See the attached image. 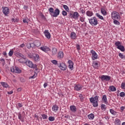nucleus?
<instances>
[{
  "instance_id": "nucleus-1",
  "label": "nucleus",
  "mask_w": 125,
  "mask_h": 125,
  "mask_svg": "<svg viewBox=\"0 0 125 125\" xmlns=\"http://www.w3.org/2000/svg\"><path fill=\"white\" fill-rule=\"evenodd\" d=\"M99 96H95L94 97H91L89 99L90 102L92 103L93 107H98V102H99Z\"/></svg>"
},
{
  "instance_id": "nucleus-2",
  "label": "nucleus",
  "mask_w": 125,
  "mask_h": 125,
  "mask_svg": "<svg viewBox=\"0 0 125 125\" xmlns=\"http://www.w3.org/2000/svg\"><path fill=\"white\" fill-rule=\"evenodd\" d=\"M111 18L113 20H120V18H121V16H120V14L117 11H113L111 13Z\"/></svg>"
},
{
  "instance_id": "nucleus-3",
  "label": "nucleus",
  "mask_w": 125,
  "mask_h": 125,
  "mask_svg": "<svg viewBox=\"0 0 125 125\" xmlns=\"http://www.w3.org/2000/svg\"><path fill=\"white\" fill-rule=\"evenodd\" d=\"M24 63H25L26 65L29 66V68H31V69H36V70H37V65L33 64V62H31V61L26 59Z\"/></svg>"
},
{
  "instance_id": "nucleus-4",
  "label": "nucleus",
  "mask_w": 125,
  "mask_h": 125,
  "mask_svg": "<svg viewBox=\"0 0 125 125\" xmlns=\"http://www.w3.org/2000/svg\"><path fill=\"white\" fill-rule=\"evenodd\" d=\"M88 20L89 22L92 26H97V25L98 24V21L95 17H94L90 19H88Z\"/></svg>"
},
{
  "instance_id": "nucleus-5",
  "label": "nucleus",
  "mask_w": 125,
  "mask_h": 125,
  "mask_svg": "<svg viewBox=\"0 0 125 125\" xmlns=\"http://www.w3.org/2000/svg\"><path fill=\"white\" fill-rule=\"evenodd\" d=\"M11 72L16 73V74H20L22 71H21V70L18 67H15L13 66L11 68Z\"/></svg>"
},
{
  "instance_id": "nucleus-6",
  "label": "nucleus",
  "mask_w": 125,
  "mask_h": 125,
  "mask_svg": "<svg viewBox=\"0 0 125 125\" xmlns=\"http://www.w3.org/2000/svg\"><path fill=\"white\" fill-rule=\"evenodd\" d=\"M90 53L92 54V60H96V59H98V55L95 52V51L93 50H91L90 51Z\"/></svg>"
},
{
  "instance_id": "nucleus-7",
  "label": "nucleus",
  "mask_w": 125,
  "mask_h": 125,
  "mask_svg": "<svg viewBox=\"0 0 125 125\" xmlns=\"http://www.w3.org/2000/svg\"><path fill=\"white\" fill-rule=\"evenodd\" d=\"M101 80L102 82H104V81H106V82H109V81L111 80V77L108 75H102L101 77Z\"/></svg>"
},
{
  "instance_id": "nucleus-8",
  "label": "nucleus",
  "mask_w": 125,
  "mask_h": 125,
  "mask_svg": "<svg viewBox=\"0 0 125 125\" xmlns=\"http://www.w3.org/2000/svg\"><path fill=\"white\" fill-rule=\"evenodd\" d=\"M60 14V10H59V9L57 8L54 11V13H53V15H52V17H57Z\"/></svg>"
},
{
  "instance_id": "nucleus-9",
  "label": "nucleus",
  "mask_w": 125,
  "mask_h": 125,
  "mask_svg": "<svg viewBox=\"0 0 125 125\" xmlns=\"http://www.w3.org/2000/svg\"><path fill=\"white\" fill-rule=\"evenodd\" d=\"M2 11L4 15H7L9 13V8L7 7H2Z\"/></svg>"
},
{
  "instance_id": "nucleus-10",
  "label": "nucleus",
  "mask_w": 125,
  "mask_h": 125,
  "mask_svg": "<svg viewBox=\"0 0 125 125\" xmlns=\"http://www.w3.org/2000/svg\"><path fill=\"white\" fill-rule=\"evenodd\" d=\"M68 63L69 64L68 68H69V69L71 70H74V62H73V61L71 60H69L68 61Z\"/></svg>"
},
{
  "instance_id": "nucleus-11",
  "label": "nucleus",
  "mask_w": 125,
  "mask_h": 125,
  "mask_svg": "<svg viewBox=\"0 0 125 125\" xmlns=\"http://www.w3.org/2000/svg\"><path fill=\"white\" fill-rule=\"evenodd\" d=\"M15 55L16 56H17V57H21L22 59H24V60H26V57L21 53L16 52Z\"/></svg>"
},
{
  "instance_id": "nucleus-12",
  "label": "nucleus",
  "mask_w": 125,
  "mask_h": 125,
  "mask_svg": "<svg viewBox=\"0 0 125 125\" xmlns=\"http://www.w3.org/2000/svg\"><path fill=\"white\" fill-rule=\"evenodd\" d=\"M44 34L46 38H47V39H48V40H49V39H50V38L51 37L50 33H49V32H48V30H45L44 32Z\"/></svg>"
},
{
  "instance_id": "nucleus-13",
  "label": "nucleus",
  "mask_w": 125,
  "mask_h": 125,
  "mask_svg": "<svg viewBox=\"0 0 125 125\" xmlns=\"http://www.w3.org/2000/svg\"><path fill=\"white\" fill-rule=\"evenodd\" d=\"M40 49H41V50H42V51H44V52H47V51H49L50 50L49 48L46 46L41 47L40 48Z\"/></svg>"
},
{
  "instance_id": "nucleus-14",
  "label": "nucleus",
  "mask_w": 125,
  "mask_h": 125,
  "mask_svg": "<svg viewBox=\"0 0 125 125\" xmlns=\"http://www.w3.org/2000/svg\"><path fill=\"white\" fill-rule=\"evenodd\" d=\"M59 67L62 70V71H65L66 70V68H67V66H66V65L64 64L63 63H60Z\"/></svg>"
},
{
  "instance_id": "nucleus-15",
  "label": "nucleus",
  "mask_w": 125,
  "mask_h": 125,
  "mask_svg": "<svg viewBox=\"0 0 125 125\" xmlns=\"http://www.w3.org/2000/svg\"><path fill=\"white\" fill-rule=\"evenodd\" d=\"M70 110L72 113H76L77 112V107L75 105H71L70 106Z\"/></svg>"
},
{
  "instance_id": "nucleus-16",
  "label": "nucleus",
  "mask_w": 125,
  "mask_h": 125,
  "mask_svg": "<svg viewBox=\"0 0 125 125\" xmlns=\"http://www.w3.org/2000/svg\"><path fill=\"white\" fill-rule=\"evenodd\" d=\"M79 16H80V15L77 12H75L73 14H72V18L74 19H78V18H79Z\"/></svg>"
},
{
  "instance_id": "nucleus-17",
  "label": "nucleus",
  "mask_w": 125,
  "mask_h": 125,
  "mask_svg": "<svg viewBox=\"0 0 125 125\" xmlns=\"http://www.w3.org/2000/svg\"><path fill=\"white\" fill-rule=\"evenodd\" d=\"M70 38L72 40H76L77 39V34L75 32H71L70 34Z\"/></svg>"
},
{
  "instance_id": "nucleus-18",
  "label": "nucleus",
  "mask_w": 125,
  "mask_h": 125,
  "mask_svg": "<svg viewBox=\"0 0 125 125\" xmlns=\"http://www.w3.org/2000/svg\"><path fill=\"white\" fill-rule=\"evenodd\" d=\"M82 86H81L79 84H75V86H74V89L75 90H77V91H79L82 89Z\"/></svg>"
},
{
  "instance_id": "nucleus-19",
  "label": "nucleus",
  "mask_w": 125,
  "mask_h": 125,
  "mask_svg": "<svg viewBox=\"0 0 125 125\" xmlns=\"http://www.w3.org/2000/svg\"><path fill=\"white\" fill-rule=\"evenodd\" d=\"M0 84L3 87H5V88H7V87H8V88H9V85L7 83H6V82H0Z\"/></svg>"
},
{
  "instance_id": "nucleus-20",
  "label": "nucleus",
  "mask_w": 125,
  "mask_h": 125,
  "mask_svg": "<svg viewBox=\"0 0 125 125\" xmlns=\"http://www.w3.org/2000/svg\"><path fill=\"white\" fill-rule=\"evenodd\" d=\"M32 58H34L35 61L38 62L39 61V59H40V56L38 54H34Z\"/></svg>"
},
{
  "instance_id": "nucleus-21",
  "label": "nucleus",
  "mask_w": 125,
  "mask_h": 125,
  "mask_svg": "<svg viewBox=\"0 0 125 125\" xmlns=\"http://www.w3.org/2000/svg\"><path fill=\"white\" fill-rule=\"evenodd\" d=\"M102 101L104 102L105 104H108V101H107V96L106 95H104L103 96V98L102 99Z\"/></svg>"
},
{
  "instance_id": "nucleus-22",
  "label": "nucleus",
  "mask_w": 125,
  "mask_h": 125,
  "mask_svg": "<svg viewBox=\"0 0 125 125\" xmlns=\"http://www.w3.org/2000/svg\"><path fill=\"white\" fill-rule=\"evenodd\" d=\"M92 66L94 69H97L98 67V62L93 61L92 62Z\"/></svg>"
},
{
  "instance_id": "nucleus-23",
  "label": "nucleus",
  "mask_w": 125,
  "mask_h": 125,
  "mask_svg": "<svg viewBox=\"0 0 125 125\" xmlns=\"http://www.w3.org/2000/svg\"><path fill=\"white\" fill-rule=\"evenodd\" d=\"M64 57V54L63 53V52H59L58 55V58H59V59H61Z\"/></svg>"
},
{
  "instance_id": "nucleus-24",
  "label": "nucleus",
  "mask_w": 125,
  "mask_h": 125,
  "mask_svg": "<svg viewBox=\"0 0 125 125\" xmlns=\"http://www.w3.org/2000/svg\"><path fill=\"white\" fill-rule=\"evenodd\" d=\"M86 14L87 16H88L89 17H91V16H92V15H93V13L91 11L88 10L86 12Z\"/></svg>"
},
{
  "instance_id": "nucleus-25",
  "label": "nucleus",
  "mask_w": 125,
  "mask_h": 125,
  "mask_svg": "<svg viewBox=\"0 0 125 125\" xmlns=\"http://www.w3.org/2000/svg\"><path fill=\"white\" fill-rule=\"evenodd\" d=\"M101 12L104 16L107 15V12L106 11V10H105V9L104 8H102L101 9Z\"/></svg>"
},
{
  "instance_id": "nucleus-26",
  "label": "nucleus",
  "mask_w": 125,
  "mask_h": 125,
  "mask_svg": "<svg viewBox=\"0 0 125 125\" xmlns=\"http://www.w3.org/2000/svg\"><path fill=\"white\" fill-rule=\"evenodd\" d=\"M57 53V49L56 48H53L52 50V55L54 56Z\"/></svg>"
},
{
  "instance_id": "nucleus-27",
  "label": "nucleus",
  "mask_w": 125,
  "mask_h": 125,
  "mask_svg": "<svg viewBox=\"0 0 125 125\" xmlns=\"http://www.w3.org/2000/svg\"><path fill=\"white\" fill-rule=\"evenodd\" d=\"M88 118L89 119V120H93V119H94V114L93 113H91L90 114H89L88 116Z\"/></svg>"
},
{
  "instance_id": "nucleus-28",
  "label": "nucleus",
  "mask_w": 125,
  "mask_h": 125,
  "mask_svg": "<svg viewBox=\"0 0 125 125\" xmlns=\"http://www.w3.org/2000/svg\"><path fill=\"white\" fill-rule=\"evenodd\" d=\"M109 88V91H116L117 90V89L114 86H110Z\"/></svg>"
},
{
  "instance_id": "nucleus-29",
  "label": "nucleus",
  "mask_w": 125,
  "mask_h": 125,
  "mask_svg": "<svg viewBox=\"0 0 125 125\" xmlns=\"http://www.w3.org/2000/svg\"><path fill=\"white\" fill-rule=\"evenodd\" d=\"M118 49H119V50H121V51H122V52H125V46L123 45H121L119 47L117 48Z\"/></svg>"
},
{
  "instance_id": "nucleus-30",
  "label": "nucleus",
  "mask_w": 125,
  "mask_h": 125,
  "mask_svg": "<svg viewBox=\"0 0 125 125\" xmlns=\"http://www.w3.org/2000/svg\"><path fill=\"white\" fill-rule=\"evenodd\" d=\"M34 44L35 45V46H41V42L39 41H36L34 42Z\"/></svg>"
},
{
  "instance_id": "nucleus-31",
  "label": "nucleus",
  "mask_w": 125,
  "mask_h": 125,
  "mask_svg": "<svg viewBox=\"0 0 125 125\" xmlns=\"http://www.w3.org/2000/svg\"><path fill=\"white\" fill-rule=\"evenodd\" d=\"M48 10L50 12V15H51V16H52V15L54 12V9H53V8H52V7H50V8H49Z\"/></svg>"
},
{
  "instance_id": "nucleus-32",
  "label": "nucleus",
  "mask_w": 125,
  "mask_h": 125,
  "mask_svg": "<svg viewBox=\"0 0 125 125\" xmlns=\"http://www.w3.org/2000/svg\"><path fill=\"white\" fill-rule=\"evenodd\" d=\"M58 108H59V107H58V106H57L56 105H54L52 106V110H53V111L56 112V111L58 110Z\"/></svg>"
},
{
  "instance_id": "nucleus-33",
  "label": "nucleus",
  "mask_w": 125,
  "mask_h": 125,
  "mask_svg": "<svg viewBox=\"0 0 125 125\" xmlns=\"http://www.w3.org/2000/svg\"><path fill=\"white\" fill-rule=\"evenodd\" d=\"M115 44L116 46H117V48L122 45V42H120L119 41H117L115 42Z\"/></svg>"
},
{
  "instance_id": "nucleus-34",
  "label": "nucleus",
  "mask_w": 125,
  "mask_h": 125,
  "mask_svg": "<svg viewBox=\"0 0 125 125\" xmlns=\"http://www.w3.org/2000/svg\"><path fill=\"white\" fill-rule=\"evenodd\" d=\"M114 123L115 125H121V120L120 119H116Z\"/></svg>"
},
{
  "instance_id": "nucleus-35",
  "label": "nucleus",
  "mask_w": 125,
  "mask_h": 125,
  "mask_svg": "<svg viewBox=\"0 0 125 125\" xmlns=\"http://www.w3.org/2000/svg\"><path fill=\"white\" fill-rule=\"evenodd\" d=\"M96 16L99 18V19H101V20H104V18L101 15H100L99 14L97 13L96 14Z\"/></svg>"
},
{
  "instance_id": "nucleus-36",
  "label": "nucleus",
  "mask_w": 125,
  "mask_h": 125,
  "mask_svg": "<svg viewBox=\"0 0 125 125\" xmlns=\"http://www.w3.org/2000/svg\"><path fill=\"white\" fill-rule=\"evenodd\" d=\"M63 7L64 8L65 10H66V11H67V12H69V11H70V9H69L68 6L66 5H63Z\"/></svg>"
},
{
  "instance_id": "nucleus-37",
  "label": "nucleus",
  "mask_w": 125,
  "mask_h": 125,
  "mask_svg": "<svg viewBox=\"0 0 125 125\" xmlns=\"http://www.w3.org/2000/svg\"><path fill=\"white\" fill-rule=\"evenodd\" d=\"M101 108L102 110H104V111H105L107 107L105 104H102L101 106Z\"/></svg>"
},
{
  "instance_id": "nucleus-38",
  "label": "nucleus",
  "mask_w": 125,
  "mask_h": 125,
  "mask_svg": "<svg viewBox=\"0 0 125 125\" xmlns=\"http://www.w3.org/2000/svg\"><path fill=\"white\" fill-rule=\"evenodd\" d=\"M110 113H111V114H112V115H116V114H117V112H116V111H115V110H114L113 109H110Z\"/></svg>"
},
{
  "instance_id": "nucleus-39",
  "label": "nucleus",
  "mask_w": 125,
  "mask_h": 125,
  "mask_svg": "<svg viewBox=\"0 0 125 125\" xmlns=\"http://www.w3.org/2000/svg\"><path fill=\"white\" fill-rule=\"evenodd\" d=\"M119 56L121 58V59H125V56L121 53L119 54Z\"/></svg>"
},
{
  "instance_id": "nucleus-40",
  "label": "nucleus",
  "mask_w": 125,
  "mask_h": 125,
  "mask_svg": "<svg viewBox=\"0 0 125 125\" xmlns=\"http://www.w3.org/2000/svg\"><path fill=\"white\" fill-rule=\"evenodd\" d=\"M48 120L50 122H53V121L55 120V118H54V117L50 116L49 117Z\"/></svg>"
},
{
  "instance_id": "nucleus-41",
  "label": "nucleus",
  "mask_w": 125,
  "mask_h": 125,
  "mask_svg": "<svg viewBox=\"0 0 125 125\" xmlns=\"http://www.w3.org/2000/svg\"><path fill=\"white\" fill-rule=\"evenodd\" d=\"M113 23L114 24H115V25H120V22L119 21H118L117 20H114L113 21Z\"/></svg>"
},
{
  "instance_id": "nucleus-42",
  "label": "nucleus",
  "mask_w": 125,
  "mask_h": 125,
  "mask_svg": "<svg viewBox=\"0 0 125 125\" xmlns=\"http://www.w3.org/2000/svg\"><path fill=\"white\" fill-rule=\"evenodd\" d=\"M22 106L23 105H22V104H21V103H19L17 104V109H19V108H21Z\"/></svg>"
},
{
  "instance_id": "nucleus-43",
  "label": "nucleus",
  "mask_w": 125,
  "mask_h": 125,
  "mask_svg": "<svg viewBox=\"0 0 125 125\" xmlns=\"http://www.w3.org/2000/svg\"><path fill=\"white\" fill-rule=\"evenodd\" d=\"M79 97L80 98L81 101L83 102V94H80L79 96Z\"/></svg>"
},
{
  "instance_id": "nucleus-44",
  "label": "nucleus",
  "mask_w": 125,
  "mask_h": 125,
  "mask_svg": "<svg viewBox=\"0 0 125 125\" xmlns=\"http://www.w3.org/2000/svg\"><path fill=\"white\" fill-rule=\"evenodd\" d=\"M42 116L43 120H46V119H47V115L45 114H42Z\"/></svg>"
},
{
  "instance_id": "nucleus-45",
  "label": "nucleus",
  "mask_w": 125,
  "mask_h": 125,
  "mask_svg": "<svg viewBox=\"0 0 125 125\" xmlns=\"http://www.w3.org/2000/svg\"><path fill=\"white\" fill-rule=\"evenodd\" d=\"M120 97H125V92H121L120 93Z\"/></svg>"
},
{
  "instance_id": "nucleus-46",
  "label": "nucleus",
  "mask_w": 125,
  "mask_h": 125,
  "mask_svg": "<svg viewBox=\"0 0 125 125\" xmlns=\"http://www.w3.org/2000/svg\"><path fill=\"white\" fill-rule=\"evenodd\" d=\"M8 55H9V56H10V57L12 56V55H13V50H10V51L9 52Z\"/></svg>"
},
{
  "instance_id": "nucleus-47",
  "label": "nucleus",
  "mask_w": 125,
  "mask_h": 125,
  "mask_svg": "<svg viewBox=\"0 0 125 125\" xmlns=\"http://www.w3.org/2000/svg\"><path fill=\"white\" fill-rule=\"evenodd\" d=\"M76 48L78 51L81 50V46L79 44H76Z\"/></svg>"
},
{
  "instance_id": "nucleus-48",
  "label": "nucleus",
  "mask_w": 125,
  "mask_h": 125,
  "mask_svg": "<svg viewBox=\"0 0 125 125\" xmlns=\"http://www.w3.org/2000/svg\"><path fill=\"white\" fill-rule=\"evenodd\" d=\"M26 47L30 49L31 48V43H27L26 45Z\"/></svg>"
},
{
  "instance_id": "nucleus-49",
  "label": "nucleus",
  "mask_w": 125,
  "mask_h": 125,
  "mask_svg": "<svg viewBox=\"0 0 125 125\" xmlns=\"http://www.w3.org/2000/svg\"><path fill=\"white\" fill-rule=\"evenodd\" d=\"M18 116L19 120H22V114H21V113H19Z\"/></svg>"
},
{
  "instance_id": "nucleus-50",
  "label": "nucleus",
  "mask_w": 125,
  "mask_h": 125,
  "mask_svg": "<svg viewBox=\"0 0 125 125\" xmlns=\"http://www.w3.org/2000/svg\"><path fill=\"white\" fill-rule=\"evenodd\" d=\"M121 87H122V88H123V89H125V83H122Z\"/></svg>"
},
{
  "instance_id": "nucleus-51",
  "label": "nucleus",
  "mask_w": 125,
  "mask_h": 125,
  "mask_svg": "<svg viewBox=\"0 0 125 125\" xmlns=\"http://www.w3.org/2000/svg\"><path fill=\"white\" fill-rule=\"evenodd\" d=\"M57 61L54 60L52 61V63H53V64H54V65H57Z\"/></svg>"
},
{
  "instance_id": "nucleus-52",
  "label": "nucleus",
  "mask_w": 125,
  "mask_h": 125,
  "mask_svg": "<svg viewBox=\"0 0 125 125\" xmlns=\"http://www.w3.org/2000/svg\"><path fill=\"white\" fill-rule=\"evenodd\" d=\"M62 14L63 16H66V15H67V12L65 11H62Z\"/></svg>"
},
{
  "instance_id": "nucleus-53",
  "label": "nucleus",
  "mask_w": 125,
  "mask_h": 125,
  "mask_svg": "<svg viewBox=\"0 0 125 125\" xmlns=\"http://www.w3.org/2000/svg\"><path fill=\"white\" fill-rule=\"evenodd\" d=\"M27 55L29 58H33V55H32L31 53L28 54Z\"/></svg>"
},
{
  "instance_id": "nucleus-54",
  "label": "nucleus",
  "mask_w": 125,
  "mask_h": 125,
  "mask_svg": "<svg viewBox=\"0 0 125 125\" xmlns=\"http://www.w3.org/2000/svg\"><path fill=\"white\" fill-rule=\"evenodd\" d=\"M20 81L21 83H25V79L24 78H23V77H21L20 78Z\"/></svg>"
},
{
  "instance_id": "nucleus-55",
  "label": "nucleus",
  "mask_w": 125,
  "mask_h": 125,
  "mask_svg": "<svg viewBox=\"0 0 125 125\" xmlns=\"http://www.w3.org/2000/svg\"><path fill=\"white\" fill-rule=\"evenodd\" d=\"M80 11H81V13H82L83 14V13H84L85 12V11H84L83 9L82 8H80Z\"/></svg>"
},
{
  "instance_id": "nucleus-56",
  "label": "nucleus",
  "mask_w": 125,
  "mask_h": 125,
  "mask_svg": "<svg viewBox=\"0 0 125 125\" xmlns=\"http://www.w3.org/2000/svg\"><path fill=\"white\" fill-rule=\"evenodd\" d=\"M30 46H31V47H34V46H36L35 45V42L30 43Z\"/></svg>"
},
{
  "instance_id": "nucleus-57",
  "label": "nucleus",
  "mask_w": 125,
  "mask_h": 125,
  "mask_svg": "<svg viewBox=\"0 0 125 125\" xmlns=\"http://www.w3.org/2000/svg\"><path fill=\"white\" fill-rule=\"evenodd\" d=\"M80 20L81 22H84V19L83 18L81 17Z\"/></svg>"
},
{
  "instance_id": "nucleus-58",
  "label": "nucleus",
  "mask_w": 125,
  "mask_h": 125,
  "mask_svg": "<svg viewBox=\"0 0 125 125\" xmlns=\"http://www.w3.org/2000/svg\"><path fill=\"white\" fill-rule=\"evenodd\" d=\"M68 17L69 18H73V14L72 13H69L68 15Z\"/></svg>"
},
{
  "instance_id": "nucleus-59",
  "label": "nucleus",
  "mask_w": 125,
  "mask_h": 125,
  "mask_svg": "<svg viewBox=\"0 0 125 125\" xmlns=\"http://www.w3.org/2000/svg\"><path fill=\"white\" fill-rule=\"evenodd\" d=\"M41 17H42V19H44V20H46V18H45V17L44 16V15H42Z\"/></svg>"
},
{
  "instance_id": "nucleus-60",
  "label": "nucleus",
  "mask_w": 125,
  "mask_h": 125,
  "mask_svg": "<svg viewBox=\"0 0 125 125\" xmlns=\"http://www.w3.org/2000/svg\"><path fill=\"white\" fill-rule=\"evenodd\" d=\"M47 85H48V84L47 83H44L43 84V86H44V88H45V87H46V86H47Z\"/></svg>"
},
{
  "instance_id": "nucleus-61",
  "label": "nucleus",
  "mask_w": 125,
  "mask_h": 125,
  "mask_svg": "<svg viewBox=\"0 0 125 125\" xmlns=\"http://www.w3.org/2000/svg\"><path fill=\"white\" fill-rule=\"evenodd\" d=\"M23 23H28V21H27V20H26V19H23Z\"/></svg>"
},
{
  "instance_id": "nucleus-62",
  "label": "nucleus",
  "mask_w": 125,
  "mask_h": 125,
  "mask_svg": "<svg viewBox=\"0 0 125 125\" xmlns=\"http://www.w3.org/2000/svg\"><path fill=\"white\" fill-rule=\"evenodd\" d=\"M8 94H12V93H13V91H8L7 92Z\"/></svg>"
},
{
  "instance_id": "nucleus-63",
  "label": "nucleus",
  "mask_w": 125,
  "mask_h": 125,
  "mask_svg": "<svg viewBox=\"0 0 125 125\" xmlns=\"http://www.w3.org/2000/svg\"><path fill=\"white\" fill-rule=\"evenodd\" d=\"M120 109L121 111H124L125 110V106H121Z\"/></svg>"
},
{
  "instance_id": "nucleus-64",
  "label": "nucleus",
  "mask_w": 125,
  "mask_h": 125,
  "mask_svg": "<svg viewBox=\"0 0 125 125\" xmlns=\"http://www.w3.org/2000/svg\"><path fill=\"white\" fill-rule=\"evenodd\" d=\"M2 54H3V55H4V56H6V55H7L6 52H3Z\"/></svg>"
}]
</instances>
